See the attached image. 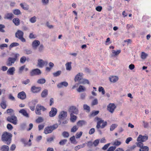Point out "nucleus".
<instances>
[{"mask_svg":"<svg viewBox=\"0 0 151 151\" xmlns=\"http://www.w3.org/2000/svg\"><path fill=\"white\" fill-rule=\"evenodd\" d=\"M12 134L9 132H5L3 133L1 136V140L7 145H9L11 142Z\"/></svg>","mask_w":151,"mask_h":151,"instance_id":"1","label":"nucleus"},{"mask_svg":"<svg viewBox=\"0 0 151 151\" xmlns=\"http://www.w3.org/2000/svg\"><path fill=\"white\" fill-rule=\"evenodd\" d=\"M95 120L98 121L97 124L96 126V127L97 129H99L100 128H104L107 124L106 122L105 121L104 122L103 120L98 117H95Z\"/></svg>","mask_w":151,"mask_h":151,"instance_id":"2","label":"nucleus"},{"mask_svg":"<svg viewBox=\"0 0 151 151\" xmlns=\"http://www.w3.org/2000/svg\"><path fill=\"white\" fill-rule=\"evenodd\" d=\"M15 37L18 38L22 42H25L26 40L23 37L24 32L21 30H18L15 33Z\"/></svg>","mask_w":151,"mask_h":151,"instance_id":"3","label":"nucleus"},{"mask_svg":"<svg viewBox=\"0 0 151 151\" xmlns=\"http://www.w3.org/2000/svg\"><path fill=\"white\" fill-rule=\"evenodd\" d=\"M67 113L66 111H62L60 112L58 116L59 119V122H60V124L61 123V121L64 120L67 117Z\"/></svg>","mask_w":151,"mask_h":151,"instance_id":"4","label":"nucleus"},{"mask_svg":"<svg viewBox=\"0 0 151 151\" xmlns=\"http://www.w3.org/2000/svg\"><path fill=\"white\" fill-rule=\"evenodd\" d=\"M7 120L14 125L17 124V118L15 115H13L8 117Z\"/></svg>","mask_w":151,"mask_h":151,"instance_id":"5","label":"nucleus"},{"mask_svg":"<svg viewBox=\"0 0 151 151\" xmlns=\"http://www.w3.org/2000/svg\"><path fill=\"white\" fill-rule=\"evenodd\" d=\"M16 61V58L9 57L6 62V65L8 66H11Z\"/></svg>","mask_w":151,"mask_h":151,"instance_id":"6","label":"nucleus"},{"mask_svg":"<svg viewBox=\"0 0 151 151\" xmlns=\"http://www.w3.org/2000/svg\"><path fill=\"white\" fill-rule=\"evenodd\" d=\"M116 108V106L114 104L110 103L108 105L107 109L111 113H113Z\"/></svg>","mask_w":151,"mask_h":151,"instance_id":"7","label":"nucleus"},{"mask_svg":"<svg viewBox=\"0 0 151 151\" xmlns=\"http://www.w3.org/2000/svg\"><path fill=\"white\" fill-rule=\"evenodd\" d=\"M41 73V70L38 68H36L32 70L30 72V74L31 76L35 75H39Z\"/></svg>","mask_w":151,"mask_h":151,"instance_id":"8","label":"nucleus"},{"mask_svg":"<svg viewBox=\"0 0 151 151\" xmlns=\"http://www.w3.org/2000/svg\"><path fill=\"white\" fill-rule=\"evenodd\" d=\"M148 139V136L147 135L142 136L139 135L137 138V140L139 142H144Z\"/></svg>","mask_w":151,"mask_h":151,"instance_id":"9","label":"nucleus"},{"mask_svg":"<svg viewBox=\"0 0 151 151\" xmlns=\"http://www.w3.org/2000/svg\"><path fill=\"white\" fill-rule=\"evenodd\" d=\"M69 111L71 113L77 114L78 113V110L77 108L75 106H72L70 107L69 109Z\"/></svg>","mask_w":151,"mask_h":151,"instance_id":"10","label":"nucleus"},{"mask_svg":"<svg viewBox=\"0 0 151 151\" xmlns=\"http://www.w3.org/2000/svg\"><path fill=\"white\" fill-rule=\"evenodd\" d=\"M47 64V61H45L42 59H39L38 60L37 64L40 68H42L45 65Z\"/></svg>","mask_w":151,"mask_h":151,"instance_id":"11","label":"nucleus"},{"mask_svg":"<svg viewBox=\"0 0 151 151\" xmlns=\"http://www.w3.org/2000/svg\"><path fill=\"white\" fill-rule=\"evenodd\" d=\"M57 112V109L55 108H52L49 113V115L51 117H53L55 116Z\"/></svg>","mask_w":151,"mask_h":151,"instance_id":"12","label":"nucleus"},{"mask_svg":"<svg viewBox=\"0 0 151 151\" xmlns=\"http://www.w3.org/2000/svg\"><path fill=\"white\" fill-rule=\"evenodd\" d=\"M17 97L21 100H24L26 98V95L24 91H22L18 93Z\"/></svg>","mask_w":151,"mask_h":151,"instance_id":"13","label":"nucleus"},{"mask_svg":"<svg viewBox=\"0 0 151 151\" xmlns=\"http://www.w3.org/2000/svg\"><path fill=\"white\" fill-rule=\"evenodd\" d=\"M68 83L66 81L61 82L57 84V86L58 88H61L63 87H67L68 86Z\"/></svg>","mask_w":151,"mask_h":151,"instance_id":"14","label":"nucleus"},{"mask_svg":"<svg viewBox=\"0 0 151 151\" xmlns=\"http://www.w3.org/2000/svg\"><path fill=\"white\" fill-rule=\"evenodd\" d=\"M14 15L11 13H6L4 17V18L5 19L11 20L13 17Z\"/></svg>","mask_w":151,"mask_h":151,"instance_id":"15","label":"nucleus"},{"mask_svg":"<svg viewBox=\"0 0 151 151\" xmlns=\"http://www.w3.org/2000/svg\"><path fill=\"white\" fill-rule=\"evenodd\" d=\"M41 90V88L40 87H36L35 86L32 87L31 91L34 93H37L39 92Z\"/></svg>","mask_w":151,"mask_h":151,"instance_id":"16","label":"nucleus"},{"mask_svg":"<svg viewBox=\"0 0 151 151\" xmlns=\"http://www.w3.org/2000/svg\"><path fill=\"white\" fill-rule=\"evenodd\" d=\"M83 73H78L75 76V82L79 81L81 80L83 77Z\"/></svg>","mask_w":151,"mask_h":151,"instance_id":"17","label":"nucleus"},{"mask_svg":"<svg viewBox=\"0 0 151 151\" xmlns=\"http://www.w3.org/2000/svg\"><path fill=\"white\" fill-rule=\"evenodd\" d=\"M40 44V42L38 40H35L32 43V46L34 49H36Z\"/></svg>","mask_w":151,"mask_h":151,"instance_id":"18","label":"nucleus"},{"mask_svg":"<svg viewBox=\"0 0 151 151\" xmlns=\"http://www.w3.org/2000/svg\"><path fill=\"white\" fill-rule=\"evenodd\" d=\"M19 112L27 118H29V116L27 111L24 109H22L19 111Z\"/></svg>","mask_w":151,"mask_h":151,"instance_id":"19","label":"nucleus"},{"mask_svg":"<svg viewBox=\"0 0 151 151\" xmlns=\"http://www.w3.org/2000/svg\"><path fill=\"white\" fill-rule=\"evenodd\" d=\"M53 131V129L50 126H48L45 127L44 129V133L45 134H47L51 133Z\"/></svg>","mask_w":151,"mask_h":151,"instance_id":"20","label":"nucleus"},{"mask_svg":"<svg viewBox=\"0 0 151 151\" xmlns=\"http://www.w3.org/2000/svg\"><path fill=\"white\" fill-rule=\"evenodd\" d=\"M15 71V68L14 67H13L10 68L7 71V73L8 75H13Z\"/></svg>","mask_w":151,"mask_h":151,"instance_id":"21","label":"nucleus"},{"mask_svg":"<svg viewBox=\"0 0 151 151\" xmlns=\"http://www.w3.org/2000/svg\"><path fill=\"white\" fill-rule=\"evenodd\" d=\"M21 7L24 10H28L29 8V5L25 3H21L20 4Z\"/></svg>","mask_w":151,"mask_h":151,"instance_id":"22","label":"nucleus"},{"mask_svg":"<svg viewBox=\"0 0 151 151\" xmlns=\"http://www.w3.org/2000/svg\"><path fill=\"white\" fill-rule=\"evenodd\" d=\"M109 78L111 82L114 83L118 80L119 78L117 76H111Z\"/></svg>","mask_w":151,"mask_h":151,"instance_id":"23","label":"nucleus"},{"mask_svg":"<svg viewBox=\"0 0 151 151\" xmlns=\"http://www.w3.org/2000/svg\"><path fill=\"white\" fill-rule=\"evenodd\" d=\"M48 95V90L47 89H45L42 92L41 94V97L42 98L46 97Z\"/></svg>","mask_w":151,"mask_h":151,"instance_id":"24","label":"nucleus"},{"mask_svg":"<svg viewBox=\"0 0 151 151\" xmlns=\"http://www.w3.org/2000/svg\"><path fill=\"white\" fill-rule=\"evenodd\" d=\"M72 63L71 62H68L65 64V66L66 68V70H67L70 71L72 69V67L71 64Z\"/></svg>","mask_w":151,"mask_h":151,"instance_id":"25","label":"nucleus"},{"mask_svg":"<svg viewBox=\"0 0 151 151\" xmlns=\"http://www.w3.org/2000/svg\"><path fill=\"white\" fill-rule=\"evenodd\" d=\"M70 140L71 143L74 145H76L78 143V142L75 139V136L74 135L73 136L70 138Z\"/></svg>","mask_w":151,"mask_h":151,"instance_id":"26","label":"nucleus"},{"mask_svg":"<svg viewBox=\"0 0 151 151\" xmlns=\"http://www.w3.org/2000/svg\"><path fill=\"white\" fill-rule=\"evenodd\" d=\"M13 22L16 26H18L20 24V21L19 19L18 18L13 19Z\"/></svg>","mask_w":151,"mask_h":151,"instance_id":"27","label":"nucleus"},{"mask_svg":"<svg viewBox=\"0 0 151 151\" xmlns=\"http://www.w3.org/2000/svg\"><path fill=\"white\" fill-rule=\"evenodd\" d=\"M77 119V116L72 113H70V121L73 122H74Z\"/></svg>","mask_w":151,"mask_h":151,"instance_id":"28","label":"nucleus"},{"mask_svg":"<svg viewBox=\"0 0 151 151\" xmlns=\"http://www.w3.org/2000/svg\"><path fill=\"white\" fill-rule=\"evenodd\" d=\"M9 148L8 146L6 145H2L0 149L1 151H9Z\"/></svg>","mask_w":151,"mask_h":151,"instance_id":"29","label":"nucleus"},{"mask_svg":"<svg viewBox=\"0 0 151 151\" xmlns=\"http://www.w3.org/2000/svg\"><path fill=\"white\" fill-rule=\"evenodd\" d=\"M0 106L2 109H5L7 107L6 101L4 100H3L0 103Z\"/></svg>","mask_w":151,"mask_h":151,"instance_id":"30","label":"nucleus"},{"mask_svg":"<svg viewBox=\"0 0 151 151\" xmlns=\"http://www.w3.org/2000/svg\"><path fill=\"white\" fill-rule=\"evenodd\" d=\"M86 122L83 120H80L77 123V124L78 126L81 127L83 125L85 124Z\"/></svg>","mask_w":151,"mask_h":151,"instance_id":"31","label":"nucleus"},{"mask_svg":"<svg viewBox=\"0 0 151 151\" xmlns=\"http://www.w3.org/2000/svg\"><path fill=\"white\" fill-rule=\"evenodd\" d=\"M19 45V44L17 42H13L11 43L9 46V49L16 47Z\"/></svg>","mask_w":151,"mask_h":151,"instance_id":"32","label":"nucleus"},{"mask_svg":"<svg viewBox=\"0 0 151 151\" xmlns=\"http://www.w3.org/2000/svg\"><path fill=\"white\" fill-rule=\"evenodd\" d=\"M44 119L42 117H39L36 120V122L37 123H40L43 122Z\"/></svg>","mask_w":151,"mask_h":151,"instance_id":"33","label":"nucleus"},{"mask_svg":"<svg viewBox=\"0 0 151 151\" xmlns=\"http://www.w3.org/2000/svg\"><path fill=\"white\" fill-rule=\"evenodd\" d=\"M85 90V88L84 87L81 85H80L77 89V91L79 92H81L84 91Z\"/></svg>","mask_w":151,"mask_h":151,"instance_id":"34","label":"nucleus"},{"mask_svg":"<svg viewBox=\"0 0 151 151\" xmlns=\"http://www.w3.org/2000/svg\"><path fill=\"white\" fill-rule=\"evenodd\" d=\"M118 126V125L117 124H112L110 127V130L112 131L114 129Z\"/></svg>","mask_w":151,"mask_h":151,"instance_id":"35","label":"nucleus"},{"mask_svg":"<svg viewBox=\"0 0 151 151\" xmlns=\"http://www.w3.org/2000/svg\"><path fill=\"white\" fill-rule=\"evenodd\" d=\"M121 144V142L117 140L114 141L113 143V145L115 146H118Z\"/></svg>","mask_w":151,"mask_h":151,"instance_id":"36","label":"nucleus"},{"mask_svg":"<svg viewBox=\"0 0 151 151\" xmlns=\"http://www.w3.org/2000/svg\"><path fill=\"white\" fill-rule=\"evenodd\" d=\"M61 73V70H58L56 72L53 73V75L55 77H56L59 76Z\"/></svg>","mask_w":151,"mask_h":151,"instance_id":"37","label":"nucleus"},{"mask_svg":"<svg viewBox=\"0 0 151 151\" xmlns=\"http://www.w3.org/2000/svg\"><path fill=\"white\" fill-rule=\"evenodd\" d=\"M62 135L63 137L64 138H68L69 136V133L66 131L63 132L62 133Z\"/></svg>","mask_w":151,"mask_h":151,"instance_id":"38","label":"nucleus"},{"mask_svg":"<svg viewBox=\"0 0 151 151\" xmlns=\"http://www.w3.org/2000/svg\"><path fill=\"white\" fill-rule=\"evenodd\" d=\"M37 20V17H36L34 16L33 17H31L29 19V21L32 23H34L36 22Z\"/></svg>","mask_w":151,"mask_h":151,"instance_id":"39","label":"nucleus"},{"mask_svg":"<svg viewBox=\"0 0 151 151\" xmlns=\"http://www.w3.org/2000/svg\"><path fill=\"white\" fill-rule=\"evenodd\" d=\"M139 151H148L149 148L147 146H143L139 150Z\"/></svg>","mask_w":151,"mask_h":151,"instance_id":"40","label":"nucleus"},{"mask_svg":"<svg viewBox=\"0 0 151 151\" xmlns=\"http://www.w3.org/2000/svg\"><path fill=\"white\" fill-rule=\"evenodd\" d=\"M112 52L114 54V56L117 55L121 52V50H118L116 51L115 50H112Z\"/></svg>","mask_w":151,"mask_h":151,"instance_id":"41","label":"nucleus"},{"mask_svg":"<svg viewBox=\"0 0 151 151\" xmlns=\"http://www.w3.org/2000/svg\"><path fill=\"white\" fill-rule=\"evenodd\" d=\"M99 92H101V93L102 95H104L105 93L104 88L101 86H100L99 87Z\"/></svg>","mask_w":151,"mask_h":151,"instance_id":"42","label":"nucleus"},{"mask_svg":"<svg viewBox=\"0 0 151 151\" xmlns=\"http://www.w3.org/2000/svg\"><path fill=\"white\" fill-rule=\"evenodd\" d=\"M46 80L44 78H42L39 79L37 81V83L39 84H43L45 83Z\"/></svg>","mask_w":151,"mask_h":151,"instance_id":"43","label":"nucleus"},{"mask_svg":"<svg viewBox=\"0 0 151 151\" xmlns=\"http://www.w3.org/2000/svg\"><path fill=\"white\" fill-rule=\"evenodd\" d=\"M83 108L85 110L87 111V112H89L90 111V107L86 104H84Z\"/></svg>","mask_w":151,"mask_h":151,"instance_id":"44","label":"nucleus"},{"mask_svg":"<svg viewBox=\"0 0 151 151\" xmlns=\"http://www.w3.org/2000/svg\"><path fill=\"white\" fill-rule=\"evenodd\" d=\"M147 55H148L147 54L144 52H142L141 53V57L142 59H144L147 58Z\"/></svg>","mask_w":151,"mask_h":151,"instance_id":"45","label":"nucleus"},{"mask_svg":"<svg viewBox=\"0 0 151 151\" xmlns=\"http://www.w3.org/2000/svg\"><path fill=\"white\" fill-rule=\"evenodd\" d=\"M13 13L16 15H18L21 13V12L19 9H16L13 10Z\"/></svg>","mask_w":151,"mask_h":151,"instance_id":"46","label":"nucleus"},{"mask_svg":"<svg viewBox=\"0 0 151 151\" xmlns=\"http://www.w3.org/2000/svg\"><path fill=\"white\" fill-rule=\"evenodd\" d=\"M67 140L66 139H63L61 140L59 142V144L60 145H63L67 142Z\"/></svg>","mask_w":151,"mask_h":151,"instance_id":"47","label":"nucleus"},{"mask_svg":"<svg viewBox=\"0 0 151 151\" xmlns=\"http://www.w3.org/2000/svg\"><path fill=\"white\" fill-rule=\"evenodd\" d=\"M26 57L24 56H23L20 59V62L21 63H24L26 61Z\"/></svg>","mask_w":151,"mask_h":151,"instance_id":"48","label":"nucleus"},{"mask_svg":"<svg viewBox=\"0 0 151 151\" xmlns=\"http://www.w3.org/2000/svg\"><path fill=\"white\" fill-rule=\"evenodd\" d=\"M38 102V100L37 99H35L34 100H33L29 103L30 104H31L32 105H33L34 106H35L36 104Z\"/></svg>","mask_w":151,"mask_h":151,"instance_id":"49","label":"nucleus"},{"mask_svg":"<svg viewBox=\"0 0 151 151\" xmlns=\"http://www.w3.org/2000/svg\"><path fill=\"white\" fill-rule=\"evenodd\" d=\"M24 52L27 55L31 54L32 53V51L31 50L27 49L24 50Z\"/></svg>","mask_w":151,"mask_h":151,"instance_id":"50","label":"nucleus"},{"mask_svg":"<svg viewBox=\"0 0 151 151\" xmlns=\"http://www.w3.org/2000/svg\"><path fill=\"white\" fill-rule=\"evenodd\" d=\"M5 27V26L2 24H0V32H4L5 31L3 29Z\"/></svg>","mask_w":151,"mask_h":151,"instance_id":"51","label":"nucleus"},{"mask_svg":"<svg viewBox=\"0 0 151 151\" xmlns=\"http://www.w3.org/2000/svg\"><path fill=\"white\" fill-rule=\"evenodd\" d=\"M44 46L42 44H41L38 48V50L40 52H42L44 49Z\"/></svg>","mask_w":151,"mask_h":151,"instance_id":"52","label":"nucleus"},{"mask_svg":"<svg viewBox=\"0 0 151 151\" xmlns=\"http://www.w3.org/2000/svg\"><path fill=\"white\" fill-rule=\"evenodd\" d=\"M35 112L36 114L38 115H40L41 114L40 110L39 108L37 106V105L36 107Z\"/></svg>","mask_w":151,"mask_h":151,"instance_id":"53","label":"nucleus"},{"mask_svg":"<svg viewBox=\"0 0 151 151\" xmlns=\"http://www.w3.org/2000/svg\"><path fill=\"white\" fill-rule=\"evenodd\" d=\"M78 128L76 126H74L71 129V132H75L78 129Z\"/></svg>","mask_w":151,"mask_h":151,"instance_id":"54","label":"nucleus"},{"mask_svg":"<svg viewBox=\"0 0 151 151\" xmlns=\"http://www.w3.org/2000/svg\"><path fill=\"white\" fill-rule=\"evenodd\" d=\"M83 132H80L79 133L77 132L76 135V137L77 139L80 138Z\"/></svg>","mask_w":151,"mask_h":151,"instance_id":"55","label":"nucleus"},{"mask_svg":"<svg viewBox=\"0 0 151 151\" xmlns=\"http://www.w3.org/2000/svg\"><path fill=\"white\" fill-rule=\"evenodd\" d=\"M37 106L39 108L40 110L44 111L46 110V109L43 106H41L40 104H37Z\"/></svg>","mask_w":151,"mask_h":151,"instance_id":"56","label":"nucleus"},{"mask_svg":"<svg viewBox=\"0 0 151 151\" xmlns=\"http://www.w3.org/2000/svg\"><path fill=\"white\" fill-rule=\"evenodd\" d=\"M99 113V111H94L92 112L91 115L92 116H94L98 114Z\"/></svg>","mask_w":151,"mask_h":151,"instance_id":"57","label":"nucleus"},{"mask_svg":"<svg viewBox=\"0 0 151 151\" xmlns=\"http://www.w3.org/2000/svg\"><path fill=\"white\" fill-rule=\"evenodd\" d=\"M98 104V101L96 99H95L94 100H93L91 103V104L93 106H94L95 105H97Z\"/></svg>","mask_w":151,"mask_h":151,"instance_id":"58","label":"nucleus"},{"mask_svg":"<svg viewBox=\"0 0 151 151\" xmlns=\"http://www.w3.org/2000/svg\"><path fill=\"white\" fill-rule=\"evenodd\" d=\"M30 82V80L29 79H27L26 80L23 81H22V83L25 85H27Z\"/></svg>","mask_w":151,"mask_h":151,"instance_id":"59","label":"nucleus"},{"mask_svg":"<svg viewBox=\"0 0 151 151\" xmlns=\"http://www.w3.org/2000/svg\"><path fill=\"white\" fill-rule=\"evenodd\" d=\"M139 142L138 143H136V145L138 147H139L140 148H141L143 146V143L141 142Z\"/></svg>","mask_w":151,"mask_h":151,"instance_id":"60","label":"nucleus"},{"mask_svg":"<svg viewBox=\"0 0 151 151\" xmlns=\"http://www.w3.org/2000/svg\"><path fill=\"white\" fill-rule=\"evenodd\" d=\"M99 139H97L95 140L93 143V144L95 146H96L99 143Z\"/></svg>","mask_w":151,"mask_h":151,"instance_id":"61","label":"nucleus"},{"mask_svg":"<svg viewBox=\"0 0 151 151\" xmlns=\"http://www.w3.org/2000/svg\"><path fill=\"white\" fill-rule=\"evenodd\" d=\"M58 124H53L52 126H51L50 127L52 128V129H53V130L56 129L58 127Z\"/></svg>","mask_w":151,"mask_h":151,"instance_id":"62","label":"nucleus"},{"mask_svg":"<svg viewBox=\"0 0 151 151\" xmlns=\"http://www.w3.org/2000/svg\"><path fill=\"white\" fill-rule=\"evenodd\" d=\"M116 146H111L108 149L107 151H114L116 148Z\"/></svg>","mask_w":151,"mask_h":151,"instance_id":"63","label":"nucleus"},{"mask_svg":"<svg viewBox=\"0 0 151 151\" xmlns=\"http://www.w3.org/2000/svg\"><path fill=\"white\" fill-rule=\"evenodd\" d=\"M132 138L131 137H129L127 138L125 141V143L127 144H128L129 142L132 140Z\"/></svg>","mask_w":151,"mask_h":151,"instance_id":"64","label":"nucleus"}]
</instances>
